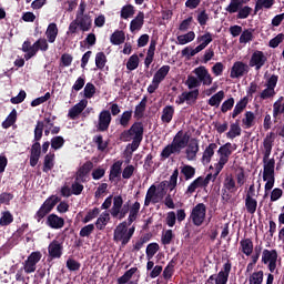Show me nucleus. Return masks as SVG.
<instances>
[{
  "instance_id": "nucleus-30",
  "label": "nucleus",
  "mask_w": 284,
  "mask_h": 284,
  "mask_svg": "<svg viewBox=\"0 0 284 284\" xmlns=\"http://www.w3.org/2000/svg\"><path fill=\"white\" fill-rule=\"evenodd\" d=\"M144 19H145V13L140 11L138 16L130 23L131 32H136V30H141V28H143V23H145Z\"/></svg>"
},
{
  "instance_id": "nucleus-52",
  "label": "nucleus",
  "mask_w": 284,
  "mask_h": 284,
  "mask_svg": "<svg viewBox=\"0 0 284 284\" xmlns=\"http://www.w3.org/2000/svg\"><path fill=\"white\" fill-rule=\"evenodd\" d=\"M17 123V109H13L7 119L2 122L3 130H8V128H12V124Z\"/></svg>"
},
{
  "instance_id": "nucleus-34",
  "label": "nucleus",
  "mask_w": 284,
  "mask_h": 284,
  "mask_svg": "<svg viewBox=\"0 0 284 284\" xmlns=\"http://www.w3.org/2000/svg\"><path fill=\"white\" fill-rule=\"evenodd\" d=\"M174 106L173 105H166L162 110L161 121L162 123H172V119H174Z\"/></svg>"
},
{
  "instance_id": "nucleus-64",
  "label": "nucleus",
  "mask_w": 284,
  "mask_h": 284,
  "mask_svg": "<svg viewBox=\"0 0 284 284\" xmlns=\"http://www.w3.org/2000/svg\"><path fill=\"white\" fill-rule=\"evenodd\" d=\"M101 214V210L99 207H94L93 210H89L84 219L82 220V223H90V221H93V219H97Z\"/></svg>"
},
{
  "instance_id": "nucleus-56",
  "label": "nucleus",
  "mask_w": 284,
  "mask_h": 284,
  "mask_svg": "<svg viewBox=\"0 0 284 284\" xmlns=\"http://www.w3.org/2000/svg\"><path fill=\"white\" fill-rule=\"evenodd\" d=\"M130 121H132V110L124 111L119 120V123L122 128H128L130 125Z\"/></svg>"
},
{
  "instance_id": "nucleus-19",
  "label": "nucleus",
  "mask_w": 284,
  "mask_h": 284,
  "mask_svg": "<svg viewBox=\"0 0 284 284\" xmlns=\"http://www.w3.org/2000/svg\"><path fill=\"white\" fill-rule=\"evenodd\" d=\"M40 159H41V143H39V141H36L31 145V150H30V165H31V168H37V164L39 163Z\"/></svg>"
},
{
  "instance_id": "nucleus-27",
  "label": "nucleus",
  "mask_w": 284,
  "mask_h": 284,
  "mask_svg": "<svg viewBox=\"0 0 284 284\" xmlns=\"http://www.w3.org/2000/svg\"><path fill=\"white\" fill-rule=\"evenodd\" d=\"M122 168H123V161L119 160L114 162L110 169L109 181L121 179Z\"/></svg>"
},
{
  "instance_id": "nucleus-4",
  "label": "nucleus",
  "mask_w": 284,
  "mask_h": 284,
  "mask_svg": "<svg viewBox=\"0 0 284 284\" xmlns=\"http://www.w3.org/2000/svg\"><path fill=\"white\" fill-rule=\"evenodd\" d=\"M251 0H231L229 6L225 8V11L229 14H236V19H247L250 14H252L253 9L250 6H245L250 3Z\"/></svg>"
},
{
  "instance_id": "nucleus-57",
  "label": "nucleus",
  "mask_w": 284,
  "mask_h": 284,
  "mask_svg": "<svg viewBox=\"0 0 284 284\" xmlns=\"http://www.w3.org/2000/svg\"><path fill=\"white\" fill-rule=\"evenodd\" d=\"M14 221V216H12V213L10 211H6L2 213V216L0 217V225L1 227H6L10 225Z\"/></svg>"
},
{
  "instance_id": "nucleus-16",
  "label": "nucleus",
  "mask_w": 284,
  "mask_h": 284,
  "mask_svg": "<svg viewBox=\"0 0 284 284\" xmlns=\"http://www.w3.org/2000/svg\"><path fill=\"white\" fill-rule=\"evenodd\" d=\"M230 272H232V262L227 260L226 263H224L223 268L217 273L215 284H227Z\"/></svg>"
},
{
  "instance_id": "nucleus-15",
  "label": "nucleus",
  "mask_w": 284,
  "mask_h": 284,
  "mask_svg": "<svg viewBox=\"0 0 284 284\" xmlns=\"http://www.w3.org/2000/svg\"><path fill=\"white\" fill-rule=\"evenodd\" d=\"M41 252L36 251L32 252L27 261L24 262V272L27 274H32L33 272H37V263H39V261H41Z\"/></svg>"
},
{
  "instance_id": "nucleus-61",
  "label": "nucleus",
  "mask_w": 284,
  "mask_h": 284,
  "mask_svg": "<svg viewBox=\"0 0 284 284\" xmlns=\"http://www.w3.org/2000/svg\"><path fill=\"white\" fill-rule=\"evenodd\" d=\"M159 250H160L159 243H150L146 246L148 261H151V258H154V255L156 254V252H159Z\"/></svg>"
},
{
  "instance_id": "nucleus-14",
  "label": "nucleus",
  "mask_w": 284,
  "mask_h": 284,
  "mask_svg": "<svg viewBox=\"0 0 284 284\" xmlns=\"http://www.w3.org/2000/svg\"><path fill=\"white\" fill-rule=\"evenodd\" d=\"M239 189L236 187V180L232 174L226 175L222 187V199H230V193L234 194ZM230 192V193H227Z\"/></svg>"
},
{
  "instance_id": "nucleus-5",
  "label": "nucleus",
  "mask_w": 284,
  "mask_h": 284,
  "mask_svg": "<svg viewBox=\"0 0 284 284\" xmlns=\"http://www.w3.org/2000/svg\"><path fill=\"white\" fill-rule=\"evenodd\" d=\"M207 214V207L203 203L196 204L190 214V219L196 227H201L205 223V215Z\"/></svg>"
},
{
  "instance_id": "nucleus-53",
  "label": "nucleus",
  "mask_w": 284,
  "mask_h": 284,
  "mask_svg": "<svg viewBox=\"0 0 284 284\" xmlns=\"http://www.w3.org/2000/svg\"><path fill=\"white\" fill-rule=\"evenodd\" d=\"M108 221H110V213L103 212L97 220L95 226L98 230H105V225H108Z\"/></svg>"
},
{
  "instance_id": "nucleus-55",
  "label": "nucleus",
  "mask_w": 284,
  "mask_h": 284,
  "mask_svg": "<svg viewBox=\"0 0 284 284\" xmlns=\"http://www.w3.org/2000/svg\"><path fill=\"white\" fill-rule=\"evenodd\" d=\"M105 63H108V58L105 57L104 52H98L95 54V65L98 70H103L105 68Z\"/></svg>"
},
{
  "instance_id": "nucleus-20",
  "label": "nucleus",
  "mask_w": 284,
  "mask_h": 284,
  "mask_svg": "<svg viewBox=\"0 0 284 284\" xmlns=\"http://www.w3.org/2000/svg\"><path fill=\"white\" fill-rule=\"evenodd\" d=\"M85 108H88V100L85 99L80 100L79 103H77L69 110L68 112L69 119H72V121H74V119H77V116H79L83 112V110H85Z\"/></svg>"
},
{
  "instance_id": "nucleus-22",
  "label": "nucleus",
  "mask_w": 284,
  "mask_h": 284,
  "mask_svg": "<svg viewBox=\"0 0 284 284\" xmlns=\"http://www.w3.org/2000/svg\"><path fill=\"white\" fill-rule=\"evenodd\" d=\"M185 151L187 161H195L196 154H199V140L192 139L191 142L186 145Z\"/></svg>"
},
{
  "instance_id": "nucleus-11",
  "label": "nucleus",
  "mask_w": 284,
  "mask_h": 284,
  "mask_svg": "<svg viewBox=\"0 0 284 284\" xmlns=\"http://www.w3.org/2000/svg\"><path fill=\"white\" fill-rule=\"evenodd\" d=\"M190 143V134L180 130L173 138L171 144L181 153V150H185Z\"/></svg>"
},
{
  "instance_id": "nucleus-35",
  "label": "nucleus",
  "mask_w": 284,
  "mask_h": 284,
  "mask_svg": "<svg viewBox=\"0 0 284 284\" xmlns=\"http://www.w3.org/2000/svg\"><path fill=\"white\" fill-rule=\"evenodd\" d=\"M145 108H148V97H144L140 103L135 106L134 110V119H136L138 121L140 119H143L144 114H145Z\"/></svg>"
},
{
  "instance_id": "nucleus-39",
  "label": "nucleus",
  "mask_w": 284,
  "mask_h": 284,
  "mask_svg": "<svg viewBox=\"0 0 284 284\" xmlns=\"http://www.w3.org/2000/svg\"><path fill=\"white\" fill-rule=\"evenodd\" d=\"M284 113V97H280L274 103H273V118L278 119L281 114Z\"/></svg>"
},
{
  "instance_id": "nucleus-18",
  "label": "nucleus",
  "mask_w": 284,
  "mask_h": 284,
  "mask_svg": "<svg viewBox=\"0 0 284 284\" xmlns=\"http://www.w3.org/2000/svg\"><path fill=\"white\" fill-rule=\"evenodd\" d=\"M94 168V163L92 161H87L82 166L79 168V170L75 173L77 181H81V183H85V176L92 172Z\"/></svg>"
},
{
  "instance_id": "nucleus-44",
  "label": "nucleus",
  "mask_w": 284,
  "mask_h": 284,
  "mask_svg": "<svg viewBox=\"0 0 284 284\" xmlns=\"http://www.w3.org/2000/svg\"><path fill=\"white\" fill-rule=\"evenodd\" d=\"M58 203H61V197L57 195H51L43 202L42 206L51 212L52 210H54Z\"/></svg>"
},
{
  "instance_id": "nucleus-59",
  "label": "nucleus",
  "mask_w": 284,
  "mask_h": 284,
  "mask_svg": "<svg viewBox=\"0 0 284 284\" xmlns=\"http://www.w3.org/2000/svg\"><path fill=\"white\" fill-rule=\"evenodd\" d=\"M184 97L186 99L187 105H193V103H196V99H199V89L184 92Z\"/></svg>"
},
{
  "instance_id": "nucleus-10",
  "label": "nucleus",
  "mask_w": 284,
  "mask_h": 284,
  "mask_svg": "<svg viewBox=\"0 0 284 284\" xmlns=\"http://www.w3.org/2000/svg\"><path fill=\"white\" fill-rule=\"evenodd\" d=\"M267 63V55L263 51H254L248 61V68H255L258 72Z\"/></svg>"
},
{
  "instance_id": "nucleus-46",
  "label": "nucleus",
  "mask_w": 284,
  "mask_h": 284,
  "mask_svg": "<svg viewBox=\"0 0 284 284\" xmlns=\"http://www.w3.org/2000/svg\"><path fill=\"white\" fill-rule=\"evenodd\" d=\"M85 87V77H79L74 84L72 85V89H71V99L72 97H77V92H81V90H83V88Z\"/></svg>"
},
{
  "instance_id": "nucleus-23",
  "label": "nucleus",
  "mask_w": 284,
  "mask_h": 284,
  "mask_svg": "<svg viewBox=\"0 0 284 284\" xmlns=\"http://www.w3.org/2000/svg\"><path fill=\"white\" fill-rule=\"evenodd\" d=\"M176 183H179V169H175L170 178V181H163L160 183L162 187V192L165 190V185H168L170 192L176 189Z\"/></svg>"
},
{
  "instance_id": "nucleus-42",
  "label": "nucleus",
  "mask_w": 284,
  "mask_h": 284,
  "mask_svg": "<svg viewBox=\"0 0 284 284\" xmlns=\"http://www.w3.org/2000/svg\"><path fill=\"white\" fill-rule=\"evenodd\" d=\"M223 99H225V91L221 90L217 93H215L214 95H212L209 99V105H211V108H219V105H221V102L223 101Z\"/></svg>"
},
{
  "instance_id": "nucleus-32",
  "label": "nucleus",
  "mask_w": 284,
  "mask_h": 284,
  "mask_svg": "<svg viewBox=\"0 0 284 284\" xmlns=\"http://www.w3.org/2000/svg\"><path fill=\"white\" fill-rule=\"evenodd\" d=\"M256 121V115L252 111H246L244 113V118L242 119V125L244 130H250V128H254Z\"/></svg>"
},
{
  "instance_id": "nucleus-6",
  "label": "nucleus",
  "mask_w": 284,
  "mask_h": 284,
  "mask_svg": "<svg viewBox=\"0 0 284 284\" xmlns=\"http://www.w3.org/2000/svg\"><path fill=\"white\" fill-rule=\"evenodd\" d=\"M277 261H278V252H276V250H267V248L263 250L262 263L264 265H267L268 272H271V274H274V272L276 271Z\"/></svg>"
},
{
  "instance_id": "nucleus-17",
  "label": "nucleus",
  "mask_w": 284,
  "mask_h": 284,
  "mask_svg": "<svg viewBox=\"0 0 284 284\" xmlns=\"http://www.w3.org/2000/svg\"><path fill=\"white\" fill-rule=\"evenodd\" d=\"M45 225L51 227V230H61L65 225V220L54 213L47 216Z\"/></svg>"
},
{
  "instance_id": "nucleus-50",
  "label": "nucleus",
  "mask_w": 284,
  "mask_h": 284,
  "mask_svg": "<svg viewBox=\"0 0 284 284\" xmlns=\"http://www.w3.org/2000/svg\"><path fill=\"white\" fill-rule=\"evenodd\" d=\"M172 154H181L175 146L171 143L168 144L161 152L160 156L161 159H163V161H165V159H170L172 156Z\"/></svg>"
},
{
  "instance_id": "nucleus-58",
  "label": "nucleus",
  "mask_w": 284,
  "mask_h": 284,
  "mask_svg": "<svg viewBox=\"0 0 284 284\" xmlns=\"http://www.w3.org/2000/svg\"><path fill=\"white\" fill-rule=\"evenodd\" d=\"M139 68V55L136 53L132 54L126 62V70L130 72L136 70Z\"/></svg>"
},
{
  "instance_id": "nucleus-40",
  "label": "nucleus",
  "mask_w": 284,
  "mask_h": 284,
  "mask_svg": "<svg viewBox=\"0 0 284 284\" xmlns=\"http://www.w3.org/2000/svg\"><path fill=\"white\" fill-rule=\"evenodd\" d=\"M212 41H214V38L212 37L211 32H205L196 38V42L200 43L197 47H200L202 50H205L207 44L212 43Z\"/></svg>"
},
{
  "instance_id": "nucleus-54",
  "label": "nucleus",
  "mask_w": 284,
  "mask_h": 284,
  "mask_svg": "<svg viewBox=\"0 0 284 284\" xmlns=\"http://www.w3.org/2000/svg\"><path fill=\"white\" fill-rule=\"evenodd\" d=\"M97 94V87L93 83L88 82L83 89L84 99H92Z\"/></svg>"
},
{
  "instance_id": "nucleus-51",
  "label": "nucleus",
  "mask_w": 284,
  "mask_h": 284,
  "mask_svg": "<svg viewBox=\"0 0 284 284\" xmlns=\"http://www.w3.org/2000/svg\"><path fill=\"white\" fill-rule=\"evenodd\" d=\"M196 39V33L194 31H190L185 34L178 37V43L179 45H185L186 43H192V41Z\"/></svg>"
},
{
  "instance_id": "nucleus-60",
  "label": "nucleus",
  "mask_w": 284,
  "mask_h": 284,
  "mask_svg": "<svg viewBox=\"0 0 284 284\" xmlns=\"http://www.w3.org/2000/svg\"><path fill=\"white\" fill-rule=\"evenodd\" d=\"M263 271L254 272L248 277V284H263Z\"/></svg>"
},
{
  "instance_id": "nucleus-24",
  "label": "nucleus",
  "mask_w": 284,
  "mask_h": 284,
  "mask_svg": "<svg viewBox=\"0 0 284 284\" xmlns=\"http://www.w3.org/2000/svg\"><path fill=\"white\" fill-rule=\"evenodd\" d=\"M216 148H219L216 143H210L205 148L201 159V162L203 163V165H207V163L212 162V156H214V150H216Z\"/></svg>"
},
{
  "instance_id": "nucleus-36",
  "label": "nucleus",
  "mask_w": 284,
  "mask_h": 284,
  "mask_svg": "<svg viewBox=\"0 0 284 284\" xmlns=\"http://www.w3.org/2000/svg\"><path fill=\"white\" fill-rule=\"evenodd\" d=\"M123 207V196L116 195L113 197V206L111 207V216L116 219L119 216L120 210Z\"/></svg>"
},
{
  "instance_id": "nucleus-21",
  "label": "nucleus",
  "mask_w": 284,
  "mask_h": 284,
  "mask_svg": "<svg viewBox=\"0 0 284 284\" xmlns=\"http://www.w3.org/2000/svg\"><path fill=\"white\" fill-rule=\"evenodd\" d=\"M75 21L82 32H90L92 29V18L89 14L75 16Z\"/></svg>"
},
{
  "instance_id": "nucleus-12",
  "label": "nucleus",
  "mask_w": 284,
  "mask_h": 284,
  "mask_svg": "<svg viewBox=\"0 0 284 284\" xmlns=\"http://www.w3.org/2000/svg\"><path fill=\"white\" fill-rule=\"evenodd\" d=\"M250 73V65L243 61H236L233 63L231 68L230 78L231 79H241V77H245V74Z\"/></svg>"
},
{
  "instance_id": "nucleus-9",
  "label": "nucleus",
  "mask_w": 284,
  "mask_h": 284,
  "mask_svg": "<svg viewBox=\"0 0 284 284\" xmlns=\"http://www.w3.org/2000/svg\"><path fill=\"white\" fill-rule=\"evenodd\" d=\"M43 128H54V122H52V116L50 114H44V120L37 122L34 128V141L43 139Z\"/></svg>"
},
{
  "instance_id": "nucleus-43",
  "label": "nucleus",
  "mask_w": 284,
  "mask_h": 284,
  "mask_svg": "<svg viewBox=\"0 0 284 284\" xmlns=\"http://www.w3.org/2000/svg\"><path fill=\"white\" fill-rule=\"evenodd\" d=\"M32 49L36 53L39 52V50L41 52H48V50H50V44H48V40H45V38H40L32 44Z\"/></svg>"
},
{
  "instance_id": "nucleus-33",
  "label": "nucleus",
  "mask_w": 284,
  "mask_h": 284,
  "mask_svg": "<svg viewBox=\"0 0 284 284\" xmlns=\"http://www.w3.org/2000/svg\"><path fill=\"white\" fill-rule=\"evenodd\" d=\"M241 120H235L234 123H231L230 131L226 133L227 139H236V136H241Z\"/></svg>"
},
{
  "instance_id": "nucleus-28",
  "label": "nucleus",
  "mask_w": 284,
  "mask_h": 284,
  "mask_svg": "<svg viewBox=\"0 0 284 284\" xmlns=\"http://www.w3.org/2000/svg\"><path fill=\"white\" fill-rule=\"evenodd\" d=\"M170 74V65L164 64L162 65L153 75V81L161 85L163 81H165V77Z\"/></svg>"
},
{
  "instance_id": "nucleus-38",
  "label": "nucleus",
  "mask_w": 284,
  "mask_h": 284,
  "mask_svg": "<svg viewBox=\"0 0 284 284\" xmlns=\"http://www.w3.org/2000/svg\"><path fill=\"white\" fill-rule=\"evenodd\" d=\"M258 207V201L256 199L246 195L245 197V209L247 214H256V209Z\"/></svg>"
},
{
  "instance_id": "nucleus-48",
  "label": "nucleus",
  "mask_w": 284,
  "mask_h": 284,
  "mask_svg": "<svg viewBox=\"0 0 284 284\" xmlns=\"http://www.w3.org/2000/svg\"><path fill=\"white\" fill-rule=\"evenodd\" d=\"M54 168V153H48L44 156L43 168L42 171L48 173Z\"/></svg>"
},
{
  "instance_id": "nucleus-62",
  "label": "nucleus",
  "mask_w": 284,
  "mask_h": 284,
  "mask_svg": "<svg viewBox=\"0 0 284 284\" xmlns=\"http://www.w3.org/2000/svg\"><path fill=\"white\" fill-rule=\"evenodd\" d=\"M63 145H65V140L63 139V136L57 135L51 139L52 150H61Z\"/></svg>"
},
{
  "instance_id": "nucleus-31",
  "label": "nucleus",
  "mask_w": 284,
  "mask_h": 284,
  "mask_svg": "<svg viewBox=\"0 0 284 284\" xmlns=\"http://www.w3.org/2000/svg\"><path fill=\"white\" fill-rule=\"evenodd\" d=\"M154 52H156V40H151L146 57L144 59L146 70L150 68V65H152V61H154Z\"/></svg>"
},
{
  "instance_id": "nucleus-26",
  "label": "nucleus",
  "mask_w": 284,
  "mask_h": 284,
  "mask_svg": "<svg viewBox=\"0 0 284 284\" xmlns=\"http://www.w3.org/2000/svg\"><path fill=\"white\" fill-rule=\"evenodd\" d=\"M240 251L242 254H245V256H252V252H254V242H252V239L247 237L240 241Z\"/></svg>"
},
{
  "instance_id": "nucleus-63",
  "label": "nucleus",
  "mask_w": 284,
  "mask_h": 284,
  "mask_svg": "<svg viewBox=\"0 0 284 284\" xmlns=\"http://www.w3.org/2000/svg\"><path fill=\"white\" fill-rule=\"evenodd\" d=\"M130 17H134V7L126 4L121 9V19H130Z\"/></svg>"
},
{
  "instance_id": "nucleus-47",
  "label": "nucleus",
  "mask_w": 284,
  "mask_h": 284,
  "mask_svg": "<svg viewBox=\"0 0 284 284\" xmlns=\"http://www.w3.org/2000/svg\"><path fill=\"white\" fill-rule=\"evenodd\" d=\"M138 271H139L138 267H131V268L128 270L122 276H120V277L118 278V284L130 283V281L132 280V277L134 276V274H136Z\"/></svg>"
},
{
  "instance_id": "nucleus-41",
  "label": "nucleus",
  "mask_w": 284,
  "mask_h": 284,
  "mask_svg": "<svg viewBox=\"0 0 284 284\" xmlns=\"http://www.w3.org/2000/svg\"><path fill=\"white\" fill-rule=\"evenodd\" d=\"M274 3H276V0H256L254 14H257L260 10H263V8H265L266 10L272 9Z\"/></svg>"
},
{
  "instance_id": "nucleus-2",
  "label": "nucleus",
  "mask_w": 284,
  "mask_h": 284,
  "mask_svg": "<svg viewBox=\"0 0 284 284\" xmlns=\"http://www.w3.org/2000/svg\"><path fill=\"white\" fill-rule=\"evenodd\" d=\"M145 129L143 128V122H134L129 130H124L120 134V140L128 142L132 141L129 144L131 152H136L143 142V133Z\"/></svg>"
},
{
  "instance_id": "nucleus-7",
  "label": "nucleus",
  "mask_w": 284,
  "mask_h": 284,
  "mask_svg": "<svg viewBox=\"0 0 284 284\" xmlns=\"http://www.w3.org/2000/svg\"><path fill=\"white\" fill-rule=\"evenodd\" d=\"M113 241L121 243L122 247H125L130 240H128V222H121L113 232Z\"/></svg>"
},
{
  "instance_id": "nucleus-13",
  "label": "nucleus",
  "mask_w": 284,
  "mask_h": 284,
  "mask_svg": "<svg viewBox=\"0 0 284 284\" xmlns=\"http://www.w3.org/2000/svg\"><path fill=\"white\" fill-rule=\"evenodd\" d=\"M48 261H54V258H61L63 256V242L53 240L48 246Z\"/></svg>"
},
{
  "instance_id": "nucleus-1",
  "label": "nucleus",
  "mask_w": 284,
  "mask_h": 284,
  "mask_svg": "<svg viewBox=\"0 0 284 284\" xmlns=\"http://www.w3.org/2000/svg\"><path fill=\"white\" fill-rule=\"evenodd\" d=\"M276 139V134L274 132H270L263 140V181H267L268 176H274V168L276 166V161L274 159H270L272 154V149L274 148V140Z\"/></svg>"
},
{
  "instance_id": "nucleus-3",
  "label": "nucleus",
  "mask_w": 284,
  "mask_h": 284,
  "mask_svg": "<svg viewBox=\"0 0 284 284\" xmlns=\"http://www.w3.org/2000/svg\"><path fill=\"white\" fill-rule=\"evenodd\" d=\"M237 145L232 144L231 142H226L222 146L219 148L217 154L220 156V160L217 163H215V173L214 179L221 174L225 165L230 162V156H232V153L236 151Z\"/></svg>"
},
{
  "instance_id": "nucleus-45",
  "label": "nucleus",
  "mask_w": 284,
  "mask_h": 284,
  "mask_svg": "<svg viewBox=\"0 0 284 284\" xmlns=\"http://www.w3.org/2000/svg\"><path fill=\"white\" fill-rule=\"evenodd\" d=\"M180 170L181 174L184 175L185 181L194 179V175L196 174V169L190 164L181 166Z\"/></svg>"
},
{
  "instance_id": "nucleus-37",
  "label": "nucleus",
  "mask_w": 284,
  "mask_h": 284,
  "mask_svg": "<svg viewBox=\"0 0 284 284\" xmlns=\"http://www.w3.org/2000/svg\"><path fill=\"white\" fill-rule=\"evenodd\" d=\"M110 41H111L112 45H121V44L125 43V32H123L121 30H115L111 34Z\"/></svg>"
},
{
  "instance_id": "nucleus-25",
  "label": "nucleus",
  "mask_w": 284,
  "mask_h": 284,
  "mask_svg": "<svg viewBox=\"0 0 284 284\" xmlns=\"http://www.w3.org/2000/svg\"><path fill=\"white\" fill-rule=\"evenodd\" d=\"M247 103H250V99L247 97L242 98L239 102H236L233 112L231 113V116L233 119H236L239 114H243L245 108H247Z\"/></svg>"
},
{
  "instance_id": "nucleus-49",
  "label": "nucleus",
  "mask_w": 284,
  "mask_h": 284,
  "mask_svg": "<svg viewBox=\"0 0 284 284\" xmlns=\"http://www.w3.org/2000/svg\"><path fill=\"white\" fill-rule=\"evenodd\" d=\"M92 141L97 145L99 152H105V150H108L109 143L103 141V135L97 134L93 136Z\"/></svg>"
},
{
  "instance_id": "nucleus-29",
  "label": "nucleus",
  "mask_w": 284,
  "mask_h": 284,
  "mask_svg": "<svg viewBox=\"0 0 284 284\" xmlns=\"http://www.w3.org/2000/svg\"><path fill=\"white\" fill-rule=\"evenodd\" d=\"M45 37L49 43H54V41H57V37H59V27H57V23L51 22L48 26Z\"/></svg>"
},
{
  "instance_id": "nucleus-8",
  "label": "nucleus",
  "mask_w": 284,
  "mask_h": 284,
  "mask_svg": "<svg viewBox=\"0 0 284 284\" xmlns=\"http://www.w3.org/2000/svg\"><path fill=\"white\" fill-rule=\"evenodd\" d=\"M112 123V113L110 110H102L98 116L97 132H108Z\"/></svg>"
}]
</instances>
